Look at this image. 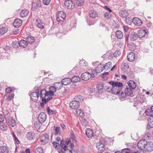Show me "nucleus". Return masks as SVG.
<instances>
[{"label": "nucleus", "mask_w": 153, "mask_h": 153, "mask_svg": "<svg viewBox=\"0 0 153 153\" xmlns=\"http://www.w3.org/2000/svg\"><path fill=\"white\" fill-rule=\"evenodd\" d=\"M137 147L139 149H144V150L149 152L153 151V143L147 142L145 139H142L138 142Z\"/></svg>", "instance_id": "obj_1"}, {"label": "nucleus", "mask_w": 153, "mask_h": 153, "mask_svg": "<svg viewBox=\"0 0 153 153\" xmlns=\"http://www.w3.org/2000/svg\"><path fill=\"white\" fill-rule=\"evenodd\" d=\"M109 83L113 87L112 89V94L114 95L120 94L122 91V88L123 86L122 83L118 82L111 81L109 82Z\"/></svg>", "instance_id": "obj_2"}, {"label": "nucleus", "mask_w": 153, "mask_h": 153, "mask_svg": "<svg viewBox=\"0 0 153 153\" xmlns=\"http://www.w3.org/2000/svg\"><path fill=\"white\" fill-rule=\"evenodd\" d=\"M85 101V97L79 95L74 97L73 100L69 103V105H80L85 104L84 102Z\"/></svg>", "instance_id": "obj_3"}, {"label": "nucleus", "mask_w": 153, "mask_h": 153, "mask_svg": "<svg viewBox=\"0 0 153 153\" xmlns=\"http://www.w3.org/2000/svg\"><path fill=\"white\" fill-rule=\"evenodd\" d=\"M34 92L31 93L30 95L31 100L34 102H36L38 99L39 96V95L40 88H34Z\"/></svg>", "instance_id": "obj_4"}, {"label": "nucleus", "mask_w": 153, "mask_h": 153, "mask_svg": "<svg viewBox=\"0 0 153 153\" xmlns=\"http://www.w3.org/2000/svg\"><path fill=\"white\" fill-rule=\"evenodd\" d=\"M56 17L58 22H63L66 18L65 13L62 11H58L56 14Z\"/></svg>", "instance_id": "obj_5"}, {"label": "nucleus", "mask_w": 153, "mask_h": 153, "mask_svg": "<svg viewBox=\"0 0 153 153\" xmlns=\"http://www.w3.org/2000/svg\"><path fill=\"white\" fill-rule=\"evenodd\" d=\"M64 5L65 7L69 9H73L75 7V4L71 0H67L65 1Z\"/></svg>", "instance_id": "obj_6"}, {"label": "nucleus", "mask_w": 153, "mask_h": 153, "mask_svg": "<svg viewBox=\"0 0 153 153\" xmlns=\"http://www.w3.org/2000/svg\"><path fill=\"white\" fill-rule=\"evenodd\" d=\"M41 7L40 1L39 0H33L32 3L31 8L33 10H35L38 7Z\"/></svg>", "instance_id": "obj_7"}, {"label": "nucleus", "mask_w": 153, "mask_h": 153, "mask_svg": "<svg viewBox=\"0 0 153 153\" xmlns=\"http://www.w3.org/2000/svg\"><path fill=\"white\" fill-rule=\"evenodd\" d=\"M49 137L47 134H44L41 136V143L42 144L45 145L48 142Z\"/></svg>", "instance_id": "obj_8"}, {"label": "nucleus", "mask_w": 153, "mask_h": 153, "mask_svg": "<svg viewBox=\"0 0 153 153\" xmlns=\"http://www.w3.org/2000/svg\"><path fill=\"white\" fill-rule=\"evenodd\" d=\"M39 121L40 123L44 122L46 119V115L44 112H41L38 116Z\"/></svg>", "instance_id": "obj_9"}, {"label": "nucleus", "mask_w": 153, "mask_h": 153, "mask_svg": "<svg viewBox=\"0 0 153 153\" xmlns=\"http://www.w3.org/2000/svg\"><path fill=\"white\" fill-rule=\"evenodd\" d=\"M91 74L88 72H85L82 74L81 76V78L84 81L88 80L91 78Z\"/></svg>", "instance_id": "obj_10"}, {"label": "nucleus", "mask_w": 153, "mask_h": 153, "mask_svg": "<svg viewBox=\"0 0 153 153\" xmlns=\"http://www.w3.org/2000/svg\"><path fill=\"white\" fill-rule=\"evenodd\" d=\"M26 137L28 140H34L35 138L36 135L34 133L32 132H29L27 134Z\"/></svg>", "instance_id": "obj_11"}, {"label": "nucleus", "mask_w": 153, "mask_h": 153, "mask_svg": "<svg viewBox=\"0 0 153 153\" xmlns=\"http://www.w3.org/2000/svg\"><path fill=\"white\" fill-rule=\"evenodd\" d=\"M97 147L98 149V153H102V152L105 149L104 145L101 143H97Z\"/></svg>", "instance_id": "obj_12"}, {"label": "nucleus", "mask_w": 153, "mask_h": 153, "mask_svg": "<svg viewBox=\"0 0 153 153\" xmlns=\"http://www.w3.org/2000/svg\"><path fill=\"white\" fill-rule=\"evenodd\" d=\"M22 20L19 19H16L13 22V26L15 27L18 28L22 25Z\"/></svg>", "instance_id": "obj_13"}, {"label": "nucleus", "mask_w": 153, "mask_h": 153, "mask_svg": "<svg viewBox=\"0 0 153 153\" xmlns=\"http://www.w3.org/2000/svg\"><path fill=\"white\" fill-rule=\"evenodd\" d=\"M132 22L134 25L137 26H140L142 23V22L140 19L137 18H135L132 19Z\"/></svg>", "instance_id": "obj_14"}, {"label": "nucleus", "mask_w": 153, "mask_h": 153, "mask_svg": "<svg viewBox=\"0 0 153 153\" xmlns=\"http://www.w3.org/2000/svg\"><path fill=\"white\" fill-rule=\"evenodd\" d=\"M36 26L41 29H43L44 27V24L39 19H37L36 22Z\"/></svg>", "instance_id": "obj_15"}, {"label": "nucleus", "mask_w": 153, "mask_h": 153, "mask_svg": "<svg viewBox=\"0 0 153 153\" xmlns=\"http://www.w3.org/2000/svg\"><path fill=\"white\" fill-rule=\"evenodd\" d=\"M145 113L147 116L153 117V106H151V108L146 109Z\"/></svg>", "instance_id": "obj_16"}, {"label": "nucleus", "mask_w": 153, "mask_h": 153, "mask_svg": "<svg viewBox=\"0 0 153 153\" xmlns=\"http://www.w3.org/2000/svg\"><path fill=\"white\" fill-rule=\"evenodd\" d=\"M127 59L129 62H131L133 61L135 59V54L134 53L131 52L129 53L127 55Z\"/></svg>", "instance_id": "obj_17"}, {"label": "nucleus", "mask_w": 153, "mask_h": 153, "mask_svg": "<svg viewBox=\"0 0 153 153\" xmlns=\"http://www.w3.org/2000/svg\"><path fill=\"white\" fill-rule=\"evenodd\" d=\"M128 85L130 88L134 90L136 87L137 85L136 83L134 81L129 80L128 83Z\"/></svg>", "instance_id": "obj_18"}, {"label": "nucleus", "mask_w": 153, "mask_h": 153, "mask_svg": "<svg viewBox=\"0 0 153 153\" xmlns=\"http://www.w3.org/2000/svg\"><path fill=\"white\" fill-rule=\"evenodd\" d=\"M65 141L63 139H62L60 142L59 146V149L65 150L68 147L65 145Z\"/></svg>", "instance_id": "obj_19"}, {"label": "nucleus", "mask_w": 153, "mask_h": 153, "mask_svg": "<svg viewBox=\"0 0 153 153\" xmlns=\"http://www.w3.org/2000/svg\"><path fill=\"white\" fill-rule=\"evenodd\" d=\"M148 124L147 128H153V117H150L148 118Z\"/></svg>", "instance_id": "obj_20"}, {"label": "nucleus", "mask_w": 153, "mask_h": 153, "mask_svg": "<svg viewBox=\"0 0 153 153\" xmlns=\"http://www.w3.org/2000/svg\"><path fill=\"white\" fill-rule=\"evenodd\" d=\"M29 11L27 9H25L22 10L20 13V16L24 18L27 16L28 14Z\"/></svg>", "instance_id": "obj_21"}, {"label": "nucleus", "mask_w": 153, "mask_h": 153, "mask_svg": "<svg viewBox=\"0 0 153 153\" xmlns=\"http://www.w3.org/2000/svg\"><path fill=\"white\" fill-rule=\"evenodd\" d=\"M89 14L90 16L93 18H94L98 16L97 12L94 10H92L89 11Z\"/></svg>", "instance_id": "obj_22"}, {"label": "nucleus", "mask_w": 153, "mask_h": 153, "mask_svg": "<svg viewBox=\"0 0 153 153\" xmlns=\"http://www.w3.org/2000/svg\"><path fill=\"white\" fill-rule=\"evenodd\" d=\"M146 33V31L144 30H139L137 33V34L138 38H141L145 35Z\"/></svg>", "instance_id": "obj_23"}, {"label": "nucleus", "mask_w": 153, "mask_h": 153, "mask_svg": "<svg viewBox=\"0 0 153 153\" xmlns=\"http://www.w3.org/2000/svg\"><path fill=\"white\" fill-rule=\"evenodd\" d=\"M119 15L121 17H126L128 15L127 11L124 10H121L119 13Z\"/></svg>", "instance_id": "obj_24"}, {"label": "nucleus", "mask_w": 153, "mask_h": 153, "mask_svg": "<svg viewBox=\"0 0 153 153\" xmlns=\"http://www.w3.org/2000/svg\"><path fill=\"white\" fill-rule=\"evenodd\" d=\"M61 82L63 85H66L70 84L71 82V80L70 78H67L62 79Z\"/></svg>", "instance_id": "obj_25"}, {"label": "nucleus", "mask_w": 153, "mask_h": 153, "mask_svg": "<svg viewBox=\"0 0 153 153\" xmlns=\"http://www.w3.org/2000/svg\"><path fill=\"white\" fill-rule=\"evenodd\" d=\"M9 124L12 127H14L16 125L15 120L12 117H9L7 118Z\"/></svg>", "instance_id": "obj_26"}, {"label": "nucleus", "mask_w": 153, "mask_h": 153, "mask_svg": "<svg viewBox=\"0 0 153 153\" xmlns=\"http://www.w3.org/2000/svg\"><path fill=\"white\" fill-rule=\"evenodd\" d=\"M116 37L118 39H122L123 36V34L122 32L120 30H117L115 32Z\"/></svg>", "instance_id": "obj_27"}, {"label": "nucleus", "mask_w": 153, "mask_h": 153, "mask_svg": "<svg viewBox=\"0 0 153 153\" xmlns=\"http://www.w3.org/2000/svg\"><path fill=\"white\" fill-rule=\"evenodd\" d=\"M131 40L132 41L136 40L138 38L137 33L135 32L131 33L130 35Z\"/></svg>", "instance_id": "obj_28"}, {"label": "nucleus", "mask_w": 153, "mask_h": 153, "mask_svg": "<svg viewBox=\"0 0 153 153\" xmlns=\"http://www.w3.org/2000/svg\"><path fill=\"white\" fill-rule=\"evenodd\" d=\"M85 133L86 135L88 138H90L93 136V131L90 128H87L85 130Z\"/></svg>", "instance_id": "obj_29"}, {"label": "nucleus", "mask_w": 153, "mask_h": 153, "mask_svg": "<svg viewBox=\"0 0 153 153\" xmlns=\"http://www.w3.org/2000/svg\"><path fill=\"white\" fill-rule=\"evenodd\" d=\"M132 90L130 88L127 87L125 90V93L126 95L128 96H131L133 94Z\"/></svg>", "instance_id": "obj_30"}, {"label": "nucleus", "mask_w": 153, "mask_h": 153, "mask_svg": "<svg viewBox=\"0 0 153 153\" xmlns=\"http://www.w3.org/2000/svg\"><path fill=\"white\" fill-rule=\"evenodd\" d=\"M18 44L20 46L23 48L26 47L28 44L27 42L24 40H21L18 43Z\"/></svg>", "instance_id": "obj_31"}, {"label": "nucleus", "mask_w": 153, "mask_h": 153, "mask_svg": "<svg viewBox=\"0 0 153 153\" xmlns=\"http://www.w3.org/2000/svg\"><path fill=\"white\" fill-rule=\"evenodd\" d=\"M129 65L128 64L123 63L121 65V69L122 70L125 72L129 68Z\"/></svg>", "instance_id": "obj_32"}, {"label": "nucleus", "mask_w": 153, "mask_h": 153, "mask_svg": "<svg viewBox=\"0 0 153 153\" xmlns=\"http://www.w3.org/2000/svg\"><path fill=\"white\" fill-rule=\"evenodd\" d=\"M46 91L45 89H43L42 90L40 89L39 95H40V97L42 99L46 97Z\"/></svg>", "instance_id": "obj_33"}, {"label": "nucleus", "mask_w": 153, "mask_h": 153, "mask_svg": "<svg viewBox=\"0 0 153 153\" xmlns=\"http://www.w3.org/2000/svg\"><path fill=\"white\" fill-rule=\"evenodd\" d=\"M27 40V42L30 44H31L33 43L35 41L34 37L31 36H27L26 38Z\"/></svg>", "instance_id": "obj_34"}, {"label": "nucleus", "mask_w": 153, "mask_h": 153, "mask_svg": "<svg viewBox=\"0 0 153 153\" xmlns=\"http://www.w3.org/2000/svg\"><path fill=\"white\" fill-rule=\"evenodd\" d=\"M112 66V64L111 62H109L107 63L105 65L103 66V69L108 70L110 69Z\"/></svg>", "instance_id": "obj_35"}, {"label": "nucleus", "mask_w": 153, "mask_h": 153, "mask_svg": "<svg viewBox=\"0 0 153 153\" xmlns=\"http://www.w3.org/2000/svg\"><path fill=\"white\" fill-rule=\"evenodd\" d=\"M71 82L74 83H76L80 81V79L78 76H74L71 79Z\"/></svg>", "instance_id": "obj_36"}, {"label": "nucleus", "mask_w": 153, "mask_h": 153, "mask_svg": "<svg viewBox=\"0 0 153 153\" xmlns=\"http://www.w3.org/2000/svg\"><path fill=\"white\" fill-rule=\"evenodd\" d=\"M58 152L59 153H72V150L68 149H65V150L59 149Z\"/></svg>", "instance_id": "obj_37"}, {"label": "nucleus", "mask_w": 153, "mask_h": 153, "mask_svg": "<svg viewBox=\"0 0 153 153\" xmlns=\"http://www.w3.org/2000/svg\"><path fill=\"white\" fill-rule=\"evenodd\" d=\"M8 149L7 147L4 146L0 147V153H8Z\"/></svg>", "instance_id": "obj_38"}, {"label": "nucleus", "mask_w": 153, "mask_h": 153, "mask_svg": "<svg viewBox=\"0 0 153 153\" xmlns=\"http://www.w3.org/2000/svg\"><path fill=\"white\" fill-rule=\"evenodd\" d=\"M47 111L49 115H52L55 114L56 113V110L53 109H50L49 107H47Z\"/></svg>", "instance_id": "obj_39"}, {"label": "nucleus", "mask_w": 153, "mask_h": 153, "mask_svg": "<svg viewBox=\"0 0 153 153\" xmlns=\"http://www.w3.org/2000/svg\"><path fill=\"white\" fill-rule=\"evenodd\" d=\"M104 69H103L102 65L100 63L95 68V71H96L97 73H99L101 72Z\"/></svg>", "instance_id": "obj_40"}, {"label": "nucleus", "mask_w": 153, "mask_h": 153, "mask_svg": "<svg viewBox=\"0 0 153 153\" xmlns=\"http://www.w3.org/2000/svg\"><path fill=\"white\" fill-rule=\"evenodd\" d=\"M119 98L121 100H124L127 96L125 93L123 92L122 91L121 92L120 94H119Z\"/></svg>", "instance_id": "obj_41"}, {"label": "nucleus", "mask_w": 153, "mask_h": 153, "mask_svg": "<svg viewBox=\"0 0 153 153\" xmlns=\"http://www.w3.org/2000/svg\"><path fill=\"white\" fill-rule=\"evenodd\" d=\"M0 128L3 131L7 130L8 129L7 124L5 123H1L0 124Z\"/></svg>", "instance_id": "obj_42"}, {"label": "nucleus", "mask_w": 153, "mask_h": 153, "mask_svg": "<svg viewBox=\"0 0 153 153\" xmlns=\"http://www.w3.org/2000/svg\"><path fill=\"white\" fill-rule=\"evenodd\" d=\"M74 2L78 6H81L83 5L84 3V1L83 0H76Z\"/></svg>", "instance_id": "obj_43"}, {"label": "nucleus", "mask_w": 153, "mask_h": 153, "mask_svg": "<svg viewBox=\"0 0 153 153\" xmlns=\"http://www.w3.org/2000/svg\"><path fill=\"white\" fill-rule=\"evenodd\" d=\"M52 98V97L51 96L46 97L45 98L42 99V101L44 104H45L48 101L51 100Z\"/></svg>", "instance_id": "obj_44"}, {"label": "nucleus", "mask_w": 153, "mask_h": 153, "mask_svg": "<svg viewBox=\"0 0 153 153\" xmlns=\"http://www.w3.org/2000/svg\"><path fill=\"white\" fill-rule=\"evenodd\" d=\"M112 88H113V87L111 86V87L110 86L108 85H106L105 86V91L108 92H112Z\"/></svg>", "instance_id": "obj_45"}, {"label": "nucleus", "mask_w": 153, "mask_h": 153, "mask_svg": "<svg viewBox=\"0 0 153 153\" xmlns=\"http://www.w3.org/2000/svg\"><path fill=\"white\" fill-rule=\"evenodd\" d=\"M104 16L105 18L107 19H110L112 18V15L110 13L105 12Z\"/></svg>", "instance_id": "obj_46"}, {"label": "nucleus", "mask_w": 153, "mask_h": 153, "mask_svg": "<svg viewBox=\"0 0 153 153\" xmlns=\"http://www.w3.org/2000/svg\"><path fill=\"white\" fill-rule=\"evenodd\" d=\"M60 128L58 126L56 127L55 129L54 134L55 135H60L61 134V132L60 131Z\"/></svg>", "instance_id": "obj_47"}, {"label": "nucleus", "mask_w": 153, "mask_h": 153, "mask_svg": "<svg viewBox=\"0 0 153 153\" xmlns=\"http://www.w3.org/2000/svg\"><path fill=\"white\" fill-rule=\"evenodd\" d=\"M132 19L130 17L126 18L125 20V22L126 24L130 25L131 24Z\"/></svg>", "instance_id": "obj_48"}, {"label": "nucleus", "mask_w": 153, "mask_h": 153, "mask_svg": "<svg viewBox=\"0 0 153 153\" xmlns=\"http://www.w3.org/2000/svg\"><path fill=\"white\" fill-rule=\"evenodd\" d=\"M35 153H43V150L41 147H38L35 150Z\"/></svg>", "instance_id": "obj_49"}, {"label": "nucleus", "mask_w": 153, "mask_h": 153, "mask_svg": "<svg viewBox=\"0 0 153 153\" xmlns=\"http://www.w3.org/2000/svg\"><path fill=\"white\" fill-rule=\"evenodd\" d=\"M7 31V28L5 27H2L0 29V35H3Z\"/></svg>", "instance_id": "obj_50"}, {"label": "nucleus", "mask_w": 153, "mask_h": 153, "mask_svg": "<svg viewBox=\"0 0 153 153\" xmlns=\"http://www.w3.org/2000/svg\"><path fill=\"white\" fill-rule=\"evenodd\" d=\"M131 150L128 148H125L121 151V153H130Z\"/></svg>", "instance_id": "obj_51"}, {"label": "nucleus", "mask_w": 153, "mask_h": 153, "mask_svg": "<svg viewBox=\"0 0 153 153\" xmlns=\"http://www.w3.org/2000/svg\"><path fill=\"white\" fill-rule=\"evenodd\" d=\"M104 88V85L102 83H100L97 85V88L98 90H101L102 89Z\"/></svg>", "instance_id": "obj_52"}, {"label": "nucleus", "mask_w": 153, "mask_h": 153, "mask_svg": "<svg viewBox=\"0 0 153 153\" xmlns=\"http://www.w3.org/2000/svg\"><path fill=\"white\" fill-rule=\"evenodd\" d=\"M49 89L50 91L51 92H52L54 94V93L56 91L57 88L55 86H51L50 87Z\"/></svg>", "instance_id": "obj_53"}, {"label": "nucleus", "mask_w": 153, "mask_h": 153, "mask_svg": "<svg viewBox=\"0 0 153 153\" xmlns=\"http://www.w3.org/2000/svg\"><path fill=\"white\" fill-rule=\"evenodd\" d=\"M81 123L82 125L84 126H86L88 125V122L85 118L82 120Z\"/></svg>", "instance_id": "obj_54"}, {"label": "nucleus", "mask_w": 153, "mask_h": 153, "mask_svg": "<svg viewBox=\"0 0 153 153\" xmlns=\"http://www.w3.org/2000/svg\"><path fill=\"white\" fill-rule=\"evenodd\" d=\"M53 146L55 148H57L58 147L59 149V143L57 142L53 141L52 142Z\"/></svg>", "instance_id": "obj_55"}, {"label": "nucleus", "mask_w": 153, "mask_h": 153, "mask_svg": "<svg viewBox=\"0 0 153 153\" xmlns=\"http://www.w3.org/2000/svg\"><path fill=\"white\" fill-rule=\"evenodd\" d=\"M80 65L81 66H85L87 65V63L83 59H82L79 62Z\"/></svg>", "instance_id": "obj_56"}, {"label": "nucleus", "mask_w": 153, "mask_h": 153, "mask_svg": "<svg viewBox=\"0 0 153 153\" xmlns=\"http://www.w3.org/2000/svg\"><path fill=\"white\" fill-rule=\"evenodd\" d=\"M121 53L119 51H116L113 53V55L115 57H117L119 56Z\"/></svg>", "instance_id": "obj_57"}, {"label": "nucleus", "mask_w": 153, "mask_h": 153, "mask_svg": "<svg viewBox=\"0 0 153 153\" xmlns=\"http://www.w3.org/2000/svg\"><path fill=\"white\" fill-rule=\"evenodd\" d=\"M79 106H69L70 108L72 109H76V113H77L78 112V110H79L80 111H81L80 109H79L78 110H77V108H78L79 107Z\"/></svg>", "instance_id": "obj_58"}, {"label": "nucleus", "mask_w": 153, "mask_h": 153, "mask_svg": "<svg viewBox=\"0 0 153 153\" xmlns=\"http://www.w3.org/2000/svg\"><path fill=\"white\" fill-rule=\"evenodd\" d=\"M51 0H42L43 3L45 5H48L50 2Z\"/></svg>", "instance_id": "obj_59"}, {"label": "nucleus", "mask_w": 153, "mask_h": 153, "mask_svg": "<svg viewBox=\"0 0 153 153\" xmlns=\"http://www.w3.org/2000/svg\"><path fill=\"white\" fill-rule=\"evenodd\" d=\"M46 97H48L50 96H51L52 97V96H53L54 94L52 92H51L50 91H48L47 92L46 91Z\"/></svg>", "instance_id": "obj_60"}, {"label": "nucleus", "mask_w": 153, "mask_h": 153, "mask_svg": "<svg viewBox=\"0 0 153 153\" xmlns=\"http://www.w3.org/2000/svg\"><path fill=\"white\" fill-rule=\"evenodd\" d=\"M95 71V69L94 70H93L92 71H91V77H94L95 76V75H96V74H97L98 73H97L96 71Z\"/></svg>", "instance_id": "obj_61"}, {"label": "nucleus", "mask_w": 153, "mask_h": 153, "mask_svg": "<svg viewBox=\"0 0 153 153\" xmlns=\"http://www.w3.org/2000/svg\"><path fill=\"white\" fill-rule=\"evenodd\" d=\"M34 127L36 129L39 128V123L37 122H36L34 124Z\"/></svg>", "instance_id": "obj_62"}, {"label": "nucleus", "mask_w": 153, "mask_h": 153, "mask_svg": "<svg viewBox=\"0 0 153 153\" xmlns=\"http://www.w3.org/2000/svg\"><path fill=\"white\" fill-rule=\"evenodd\" d=\"M14 96V94H9L8 95L7 99L9 100H10L13 98Z\"/></svg>", "instance_id": "obj_63"}, {"label": "nucleus", "mask_w": 153, "mask_h": 153, "mask_svg": "<svg viewBox=\"0 0 153 153\" xmlns=\"http://www.w3.org/2000/svg\"><path fill=\"white\" fill-rule=\"evenodd\" d=\"M6 92L8 93H11L12 91V90L11 89L10 87H7L5 89Z\"/></svg>", "instance_id": "obj_64"}]
</instances>
